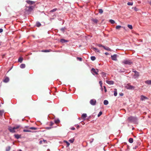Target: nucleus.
I'll use <instances>...</instances> for the list:
<instances>
[{
	"label": "nucleus",
	"mask_w": 151,
	"mask_h": 151,
	"mask_svg": "<svg viewBox=\"0 0 151 151\" xmlns=\"http://www.w3.org/2000/svg\"><path fill=\"white\" fill-rule=\"evenodd\" d=\"M20 127L19 125H17L15 127H9L8 129L11 132L14 133L15 132V130L19 128Z\"/></svg>",
	"instance_id": "nucleus-1"
},
{
	"label": "nucleus",
	"mask_w": 151,
	"mask_h": 151,
	"mask_svg": "<svg viewBox=\"0 0 151 151\" xmlns=\"http://www.w3.org/2000/svg\"><path fill=\"white\" fill-rule=\"evenodd\" d=\"M122 63L125 64L131 65L132 63V62L130 60H124Z\"/></svg>",
	"instance_id": "nucleus-2"
},
{
	"label": "nucleus",
	"mask_w": 151,
	"mask_h": 151,
	"mask_svg": "<svg viewBox=\"0 0 151 151\" xmlns=\"http://www.w3.org/2000/svg\"><path fill=\"white\" fill-rule=\"evenodd\" d=\"M37 128L34 127H31L29 128L28 129H24L23 131L25 132H31V131L30 129L36 130Z\"/></svg>",
	"instance_id": "nucleus-3"
},
{
	"label": "nucleus",
	"mask_w": 151,
	"mask_h": 151,
	"mask_svg": "<svg viewBox=\"0 0 151 151\" xmlns=\"http://www.w3.org/2000/svg\"><path fill=\"white\" fill-rule=\"evenodd\" d=\"M128 120L131 122H134L137 120V118L136 117L131 116L128 118Z\"/></svg>",
	"instance_id": "nucleus-4"
},
{
	"label": "nucleus",
	"mask_w": 151,
	"mask_h": 151,
	"mask_svg": "<svg viewBox=\"0 0 151 151\" xmlns=\"http://www.w3.org/2000/svg\"><path fill=\"white\" fill-rule=\"evenodd\" d=\"M125 87L127 89H132L134 88V87L130 85L129 84L127 85Z\"/></svg>",
	"instance_id": "nucleus-5"
},
{
	"label": "nucleus",
	"mask_w": 151,
	"mask_h": 151,
	"mask_svg": "<svg viewBox=\"0 0 151 151\" xmlns=\"http://www.w3.org/2000/svg\"><path fill=\"white\" fill-rule=\"evenodd\" d=\"M91 71H93L92 72V73L93 75H94V74L93 72H94L97 75L98 74L99 70L98 69H95L93 68H92L91 69Z\"/></svg>",
	"instance_id": "nucleus-6"
},
{
	"label": "nucleus",
	"mask_w": 151,
	"mask_h": 151,
	"mask_svg": "<svg viewBox=\"0 0 151 151\" xmlns=\"http://www.w3.org/2000/svg\"><path fill=\"white\" fill-rule=\"evenodd\" d=\"M90 104L92 105H94L96 103V101L95 99H91L90 101Z\"/></svg>",
	"instance_id": "nucleus-7"
},
{
	"label": "nucleus",
	"mask_w": 151,
	"mask_h": 151,
	"mask_svg": "<svg viewBox=\"0 0 151 151\" xmlns=\"http://www.w3.org/2000/svg\"><path fill=\"white\" fill-rule=\"evenodd\" d=\"M133 72L135 73L134 76V78H136L139 76V72L136 71H133Z\"/></svg>",
	"instance_id": "nucleus-8"
},
{
	"label": "nucleus",
	"mask_w": 151,
	"mask_h": 151,
	"mask_svg": "<svg viewBox=\"0 0 151 151\" xmlns=\"http://www.w3.org/2000/svg\"><path fill=\"white\" fill-rule=\"evenodd\" d=\"M111 58L112 59L114 60H116V55H114L111 56Z\"/></svg>",
	"instance_id": "nucleus-9"
},
{
	"label": "nucleus",
	"mask_w": 151,
	"mask_h": 151,
	"mask_svg": "<svg viewBox=\"0 0 151 151\" xmlns=\"http://www.w3.org/2000/svg\"><path fill=\"white\" fill-rule=\"evenodd\" d=\"M106 83L109 85H113L114 84V82L112 81H108L107 80L106 81Z\"/></svg>",
	"instance_id": "nucleus-10"
},
{
	"label": "nucleus",
	"mask_w": 151,
	"mask_h": 151,
	"mask_svg": "<svg viewBox=\"0 0 151 151\" xmlns=\"http://www.w3.org/2000/svg\"><path fill=\"white\" fill-rule=\"evenodd\" d=\"M147 98L145 96L141 95L140 96V99L141 101H144L145 99H147Z\"/></svg>",
	"instance_id": "nucleus-11"
},
{
	"label": "nucleus",
	"mask_w": 151,
	"mask_h": 151,
	"mask_svg": "<svg viewBox=\"0 0 151 151\" xmlns=\"http://www.w3.org/2000/svg\"><path fill=\"white\" fill-rule=\"evenodd\" d=\"M92 49L96 52L99 53H100V51L98 49L95 47H93Z\"/></svg>",
	"instance_id": "nucleus-12"
},
{
	"label": "nucleus",
	"mask_w": 151,
	"mask_h": 151,
	"mask_svg": "<svg viewBox=\"0 0 151 151\" xmlns=\"http://www.w3.org/2000/svg\"><path fill=\"white\" fill-rule=\"evenodd\" d=\"M26 2L29 4L31 5L34 4L35 3L34 1H31L30 0H27Z\"/></svg>",
	"instance_id": "nucleus-13"
},
{
	"label": "nucleus",
	"mask_w": 151,
	"mask_h": 151,
	"mask_svg": "<svg viewBox=\"0 0 151 151\" xmlns=\"http://www.w3.org/2000/svg\"><path fill=\"white\" fill-rule=\"evenodd\" d=\"M9 81V78L8 77H6L5 78V79L3 80L4 82L5 83H7Z\"/></svg>",
	"instance_id": "nucleus-14"
},
{
	"label": "nucleus",
	"mask_w": 151,
	"mask_h": 151,
	"mask_svg": "<svg viewBox=\"0 0 151 151\" xmlns=\"http://www.w3.org/2000/svg\"><path fill=\"white\" fill-rule=\"evenodd\" d=\"M145 83L148 85H151V80H147L145 81Z\"/></svg>",
	"instance_id": "nucleus-15"
},
{
	"label": "nucleus",
	"mask_w": 151,
	"mask_h": 151,
	"mask_svg": "<svg viewBox=\"0 0 151 151\" xmlns=\"http://www.w3.org/2000/svg\"><path fill=\"white\" fill-rule=\"evenodd\" d=\"M60 41L62 43H64L65 42H68V41L67 40H66L64 39H61L60 40Z\"/></svg>",
	"instance_id": "nucleus-16"
},
{
	"label": "nucleus",
	"mask_w": 151,
	"mask_h": 151,
	"mask_svg": "<svg viewBox=\"0 0 151 151\" xmlns=\"http://www.w3.org/2000/svg\"><path fill=\"white\" fill-rule=\"evenodd\" d=\"M104 49L106 50L110 51H111V49L108 47H105V46H104Z\"/></svg>",
	"instance_id": "nucleus-17"
},
{
	"label": "nucleus",
	"mask_w": 151,
	"mask_h": 151,
	"mask_svg": "<svg viewBox=\"0 0 151 151\" xmlns=\"http://www.w3.org/2000/svg\"><path fill=\"white\" fill-rule=\"evenodd\" d=\"M87 117V114H83L82 115V117L84 119H85Z\"/></svg>",
	"instance_id": "nucleus-18"
},
{
	"label": "nucleus",
	"mask_w": 151,
	"mask_h": 151,
	"mask_svg": "<svg viewBox=\"0 0 151 151\" xmlns=\"http://www.w3.org/2000/svg\"><path fill=\"white\" fill-rule=\"evenodd\" d=\"M117 89H114V95L115 96H116L117 95Z\"/></svg>",
	"instance_id": "nucleus-19"
},
{
	"label": "nucleus",
	"mask_w": 151,
	"mask_h": 151,
	"mask_svg": "<svg viewBox=\"0 0 151 151\" xmlns=\"http://www.w3.org/2000/svg\"><path fill=\"white\" fill-rule=\"evenodd\" d=\"M91 20L94 23H97L98 22V20L96 19H91Z\"/></svg>",
	"instance_id": "nucleus-20"
},
{
	"label": "nucleus",
	"mask_w": 151,
	"mask_h": 151,
	"mask_svg": "<svg viewBox=\"0 0 151 151\" xmlns=\"http://www.w3.org/2000/svg\"><path fill=\"white\" fill-rule=\"evenodd\" d=\"M60 122V120L58 119H57L55 120V122L56 124L59 123Z\"/></svg>",
	"instance_id": "nucleus-21"
},
{
	"label": "nucleus",
	"mask_w": 151,
	"mask_h": 151,
	"mask_svg": "<svg viewBox=\"0 0 151 151\" xmlns=\"http://www.w3.org/2000/svg\"><path fill=\"white\" fill-rule=\"evenodd\" d=\"M109 103V102L107 100H105L104 101V104L105 105H107Z\"/></svg>",
	"instance_id": "nucleus-22"
},
{
	"label": "nucleus",
	"mask_w": 151,
	"mask_h": 151,
	"mask_svg": "<svg viewBox=\"0 0 151 151\" xmlns=\"http://www.w3.org/2000/svg\"><path fill=\"white\" fill-rule=\"evenodd\" d=\"M14 136L17 139H18L20 137V136L19 134H17L14 135Z\"/></svg>",
	"instance_id": "nucleus-23"
},
{
	"label": "nucleus",
	"mask_w": 151,
	"mask_h": 151,
	"mask_svg": "<svg viewBox=\"0 0 151 151\" xmlns=\"http://www.w3.org/2000/svg\"><path fill=\"white\" fill-rule=\"evenodd\" d=\"M25 65L24 64H22L20 66V68H25Z\"/></svg>",
	"instance_id": "nucleus-24"
},
{
	"label": "nucleus",
	"mask_w": 151,
	"mask_h": 151,
	"mask_svg": "<svg viewBox=\"0 0 151 151\" xmlns=\"http://www.w3.org/2000/svg\"><path fill=\"white\" fill-rule=\"evenodd\" d=\"M129 141L130 143H132L133 141V139L132 138H129Z\"/></svg>",
	"instance_id": "nucleus-25"
},
{
	"label": "nucleus",
	"mask_w": 151,
	"mask_h": 151,
	"mask_svg": "<svg viewBox=\"0 0 151 151\" xmlns=\"http://www.w3.org/2000/svg\"><path fill=\"white\" fill-rule=\"evenodd\" d=\"M127 27L130 29H132V26L131 25L128 24L127 25Z\"/></svg>",
	"instance_id": "nucleus-26"
},
{
	"label": "nucleus",
	"mask_w": 151,
	"mask_h": 151,
	"mask_svg": "<svg viewBox=\"0 0 151 151\" xmlns=\"http://www.w3.org/2000/svg\"><path fill=\"white\" fill-rule=\"evenodd\" d=\"M127 4L129 6H132L133 4V3L132 2H128L127 3Z\"/></svg>",
	"instance_id": "nucleus-27"
},
{
	"label": "nucleus",
	"mask_w": 151,
	"mask_h": 151,
	"mask_svg": "<svg viewBox=\"0 0 151 151\" xmlns=\"http://www.w3.org/2000/svg\"><path fill=\"white\" fill-rule=\"evenodd\" d=\"M23 60V58H20L18 59V61L20 63H22Z\"/></svg>",
	"instance_id": "nucleus-28"
},
{
	"label": "nucleus",
	"mask_w": 151,
	"mask_h": 151,
	"mask_svg": "<svg viewBox=\"0 0 151 151\" xmlns=\"http://www.w3.org/2000/svg\"><path fill=\"white\" fill-rule=\"evenodd\" d=\"M98 46L99 47H102L104 48V46L103 45H102L100 44H98L96 45Z\"/></svg>",
	"instance_id": "nucleus-29"
},
{
	"label": "nucleus",
	"mask_w": 151,
	"mask_h": 151,
	"mask_svg": "<svg viewBox=\"0 0 151 151\" xmlns=\"http://www.w3.org/2000/svg\"><path fill=\"white\" fill-rule=\"evenodd\" d=\"M91 60L93 61L94 60L96 59V58L95 56H91Z\"/></svg>",
	"instance_id": "nucleus-30"
},
{
	"label": "nucleus",
	"mask_w": 151,
	"mask_h": 151,
	"mask_svg": "<svg viewBox=\"0 0 151 151\" xmlns=\"http://www.w3.org/2000/svg\"><path fill=\"white\" fill-rule=\"evenodd\" d=\"M41 25V24L39 22H38L36 23V26L37 27H39Z\"/></svg>",
	"instance_id": "nucleus-31"
},
{
	"label": "nucleus",
	"mask_w": 151,
	"mask_h": 151,
	"mask_svg": "<svg viewBox=\"0 0 151 151\" xmlns=\"http://www.w3.org/2000/svg\"><path fill=\"white\" fill-rule=\"evenodd\" d=\"M109 21L111 24H112L114 23L115 22V21L114 20L112 19L110 20Z\"/></svg>",
	"instance_id": "nucleus-32"
},
{
	"label": "nucleus",
	"mask_w": 151,
	"mask_h": 151,
	"mask_svg": "<svg viewBox=\"0 0 151 151\" xmlns=\"http://www.w3.org/2000/svg\"><path fill=\"white\" fill-rule=\"evenodd\" d=\"M122 27V26L120 25H117L116 27V29H119Z\"/></svg>",
	"instance_id": "nucleus-33"
},
{
	"label": "nucleus",
	"mask_w": 151,
	"mask_h": 151,
	"mask_svg": "<svg viewBox=\"0 0 151 151\" xmlns=\"http://www.w3.org/2000/svg\"><path fill=\"white\" fill-rule=\"evenodd\" d=\"M64 142L66 143L67 145V147H68L70 145V143L66 141H64Z\"/></svg>",
	"instance_id": "nucleus-34"
},
{
	"label": "nucleus",
	"mask_w": 151,
	"mask_h": 151,
	"mask_svg": "<svg viewBox=\"0 0 151 151\" xmlns=\"http://www.w3.org/2000/svg\"><path fill=\"white\" fill-rule=\"evenodd\" d=\"M101 74L102 75V76L103 77H106V73H104L103 72V73H101Z\"/></svg>",
	"instance_id": "nucleus-35"
},
{
	"label": "nucleus",
	"mask_w": 151,
	"mask_h": 151,
	"mask_svg": "<svg viewBox=\"0 0 151 151\" xmlns=\"http://www.w3.org/2000/svg\"><path fill=\"white\" fill-rule=\"evenodd\" d=\"M99 84L100 85L102 89V82L101 81H100L99 82Z\"/></svg>",
	"instance_id": "nucleus-36"
},
{
	"label": "nucleus",
	"mask_w": 151,
	"mask_h": 151,
	"mask_svg": "<svg viewBox=\"0 0 151 151\" xmlns=\"http://www.w3.org/2000/svg\"><path fill=\"white\" fill-rule=\"evenodd\" d=\"M99 13H100V14H102V13H103V10H102V9H99Z\"/></svg>",
	"instance_id": "nucleus-37"
},
{
	"label": "nucleus",
	"mask_w": 151,
	"mask_h": 151,
	"mask_svg": "<svg viewBox=\"0 0 151 151\" xmlns=\"http://www.w3.org/2000/svg\"><path fill=\"white\" fill-rule=\"evenodd\" d=\"M74 139H71L69 140V141L71 143H73L74 142Z\"/></svg>",
	"instance_id": "nucleus-38"
},
{
	"label": "nucleus",
	"mask_w": 151,
	"mask_h": 151,
	"mask_svg": "<svg viewBox=\"0 0 151 151\" xmlns=\"http://www.w3.org/2000/svg\"><path fill=\"white\" fill-rule=\"evenodd\" d=\"M42 52H48L50 51V50H43L42 51Z\"/></svg>",
	"instance_id": "nucleus-39"
},
{
	"label": "nucleus",
	"mask_w": 151,
	"mask_h": 151,
	"mask_svg": "<svg viewBox=\"0 0 151 151\" xmlns=\"http://www.w3.org/2000/svg\"><path fill=\"white\" fill-rule=\"evenodd\" d=\"M4 112L3 111L0 110V115L2 116L4 114Z\"/></svg>",
	"instance_id": "nucleus-40"
},
{
	"label": "nucleus",
	"mask_w": 151,
	"mask_h": 151,
	"mask_svg": "<svg viewBox=\"0 0 151 151\" xmlns=\"http://www.w3.org/2000/svg\"><path fill=\"white\" fill-rule=\"evenodd\" d=\"M10 149H11L10 147L8 146L6 149V151H9L10 150Z\"/></svg>",
	"instance_id": "nucleus-41"
},
{
	"label": "nucleus",
	"mask_w": 151,
	"mask_h": 151,
	"mask_svg": "<svg viewBox=\"0 0 151 151\" xmlns=\"http://www.w3.org/2000/svg\"><path fill=\"white\" fill-rule=\"evenodd\" d=\"M102 113L101 111H100L98 115V116L99 117L102 114Z\"/></svg>",
	"instance_id": "nucleus-42"
},
{
	"label": "nucleus",
	"mask_w": 151,
	"mask_h": 151,
	"mask_svg": "<svg viewBox=\"0 0 151 151\" xmlns=\"http://www.w3.org/2000/svg\"><path fill=\"white\" fill-rule=\"evenodd\" d=\"M57 10V9H54L50 11L51 12H53L56 11Z\"/></svg>",
	"instance_id": "nucleus-43"
},
{
	"label": "nucleus",
	"mask_w": 151,
	"mask_h": 151,
	"mask_svg": "<svg viewBox=\"0 0 151 151\" xmlns=\"http://www.w3.org/2000/svg\"><path fill=\"white\" fill-rule=\"evenodd\" d=\"M77 59L78 60H79L80 61H81L82 60V58L79 57H77Z\"/></svg>",
	"instance_id": "nucleus-44"
},
{
	"label": "nucleus",
	"mask_w": 151,
	"mask_h": 151,
	"mask_svg": "<svg viewBox=\"0 0 151 151\" xmlns=\"http://www.w3.org/2000/svg\"><path fill=\"white\" fill-rule=\"evenodd\" d=\"M43 142L45 143H47V141H46V140H44V139H43V141H42Z\"/></svg>",
	"instance_id": "nucleus-45"
},
{
	"label": "nucleus",
	"mask_w": 151,
	"mask_h": 151,
	"mask_svg": "<svg viewBox=\"0 0 151 151\" xmlns=\"http://www.w3.org/2000/svg\"><path fill=\"white\" fill-rule=\"evenodd\" d=\"M54 124V123H53L52 122H50V126H52L53 125V124Z\"/></svg>",
	"instance_id": "nucleus-46"
},
{
	"label": "nucleus",
	"mask_w": 151,
	"mask_h": 151,
	"mask_svg": "<svg viewBox=\"0 0 151 151\" xmlns=\"http://www.w3.org/2000/svg\"><path fill=\"white\" fill-rule=\"evenodd\" d=\"M104 91H105V92H106L107 91L106 88L105 86H104Z\"/></svg>",
	"instance_id": "nucleus-47"
},
{
	"label": "nucleus",
	"mask_w": 151,
	"mask_h": 151,
	"mask_svg": "<svg viewBox=\"0 0 151 151\" xmlns=\"http://www.w3.org/2000/svg\"><path fill=\"white\" fill-rule=\"evenodd\" d=\"M70 129L72 130H74L75 129V128L74 127H72L70 128Z\"/></svg>",
	"instance_id": "nucleus-48"
},
{
	"label": "nucleus",
	"mask_w": 151,
	"mask_h": 151,
	"mask_svg": "<svg viewBox=\"0 0 151 151\" xmlns=\"http://www.w3.org/2000/svg\"><path fill=\"white\" fill-rule=\"evenodd\" d=\"M93 140H94V139L93 138L92 139H91V140L90 142V143H92L93 142Z\"/></svg>",
	"instance_id": "nucleus-49"
},
{
	"label": "nucleus",
	"mask_w": 151,
	"mask_h": 151,
	"mask_svg": "<svg viewBox=\"0 0 151 151\" xmlns=\"http://www.w3.org/2000/svg\"><path fill=\"white\" fill-rule=\"evenodd\" d=\"M43 141L42 140H40L39 142V144H41L42 143Z\"/></svg>",
	"instance_id": "nucleus-50"
},
{
	"label": "nucleus",
	"mask_w": 151,
	"mask_h": 151,
	"mask_svg": "<svg viewBox=\"0 0 151 151\" xmlns=\"http://www.w3.org/2000/svg\"><path fill=\"white\" fill-rule=\"evenodd\" d=\"M3 30L2 29H0V33L2 32Z\"/></svg>",
	"instance_id": "nucleus-51"
},
{
	"label": "nucleus",
	"mask_w": 151,
	"mask_h": 151,
	"mask_svg": "<svg viewBox=\"0 0 151 151\" xmlns=\"http://www.w3.org/2000/svg\"><path fill=\"white\" fill-rule=\"evenodd\" d=\"M134 9L135 11H137L138 10L137 9L136 7L134 8Z\"/></svg>",
	"instance_id": "nucleus-52"
},
{
	"label": "nucleus",
	"mask_w": 151,
	"mask_h": 151,
	"mask_svg": "<svg viewBox=\"0 0 151 151\" xmlns=\"http://www.w3.org/2000/svg\"><path fill=\"white\" fill-rule=\"evenodd\" d=\"M46 128L47 129H51V127H47Z\"/></svg>",
	"instance_id": "nucleus-53"
},
{
	"label": "nucleus",
	"mask_w": 151,
	"mask_h": 151,
	"mask_svg": "<svg viewBox=\"0 0 151 151\" xmlns=\"http://www.w3.org/2000/svg\"><path fill=\"white\" fill-rule=\"evenodd\" d=\"M61 30L63 31L64 30V28H62L61 29Z\"/></svg>",
	"instance_id": "nucleus-54"
},
{
	"label": "nucleus",
	"mask_w": 151,
	"mask_h": 151,
	"mask_svg": "<svg viewBox=\"0 0 151 151\" xmlns=\"http://www.w3.org/2000/svg\"><path fill=\"white\" fill-rule=\"evenodd\" d=\"M120 95L121 96H122L123 95V93H121L120 94Z\"/></svg>",
	"instance_id": "nucleus-55"
},
{
	"label": "nucleus",
	"mask_w": 151,
	"mask_h": 151,
	"mask_svg": "<svg viewBox=\"0 0 151 151\" xmlns=\"http://www.w3.org/2000/svg\"><path fill=\"white\" fill-rule=\"evenodd\" d=\"M105 55H108L109 54V53H107V52H105Z\"/></svg>",
	"instance_id": "nucleus-56"
},
{
	"label": "nucleus",
	"mask_w": 151,
	"mask_h": 151,
	"mask_svg": "<svg viewBox=\"0 0 151 151\" xmlns=\"http://www.w3.org/2000/svg\"><path fill=\"white\" fill-rule=\"evenodd\" d=\"M79 125H78L77 126V128H78H78H79Z\"/></svg>",
	"instance_id": "nucleus-57"
}]
</instances>
